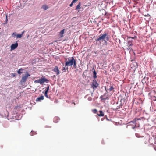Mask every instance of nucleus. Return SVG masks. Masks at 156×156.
<instances>
[{"instance_id": "1", "label": "nucleus", "mask_w": 156, "mask_h": 156, "mask_svg": "<svg viewBox=\"0 0 156 156\" xmlns=\"http://www.w3.org/2000/svg\"><path fill=\"white\" fill-rule=\"evenodd\" d=\"M66 66H73V67L75 69L76 68V61L75 59L73 57H72L67 58H65Z\"/></svg>"}, {"instance_id": "2", "label": "nucleus", "mask_w": 156, "mask_h": 156, "mask_svg": "<svg viewBox=\"0 0 156 156\" xmlns=\"http://www.w3.org/2000/svg\"><path fill=\"white\" fill-rule=\"evenodd\" d=\"M106 39L107 41L109 40V37L108 34L106 32H104L103 34H101L99 36V37L97 39H95V41H99L101 43L102 41H104L105 43H107V42L105 39Z\"/></svg>"}, {"instance_id": "3", "label": "nucleus", "mask_w": 156, "mask_h": 156, "mask_svg": "<svg viewBox=\"0 0 156 156\" xmlns=\"http://www.w3.org/2000/svg\"><path fill=\"white\" fill-rule=\"evenodd\" d=\"M30 76V75L29 73L27 72H26L24 75H22L20 82L21 83H25L28 77Z\"/></svg>"}, {"instance_id": "4", "label": "nucleus", "mask_w": 156, "mask_h": 156, "mask_svg": "<svg viewBox=\"0 0 156 156\" xmlns=\"http://www.w3.org/2000/svg\"><path fill=\"white\" fill-rule=\"evenodd\" d=\"M98 86V82L96 80H93L92 84V87L93 88V89H96L97 88Z\"/></svg>"}, {"instance_id": "5", "label": "nucleus", "mask_w": 156, "mask_h": 156, "mask_svg": "<svg viewBox=\"0 0 156 156\" xmlns=\"http://www.w3.org/2000/svg\"><path fill=\"white\" fill-rule=\"evenodd\" d=\"M52 71L55 72L57 75H58L60 73L58 68L57 66H55L52 69Z\"/></svg>"}, {"instance_id": "6", "label": "nucleus", "mask_w": 156, "mask_h": 156, "mask_svg": "<svg viewBox=\"0 0 156 156\" xmlns=\"http://www.w3.org/2000/svg\"><path fill=\"white\" fill-rule=\"evenodd\" d=\"M44 82L48 83L49 82V80L44 77L41 78L40 79V84H43Z\"/></svg>"}, {"instance_id": "7", "label": "nucleus", "mask_w": 156, "mask_h": 156, "mask_svg": "<svg viewBox=\"0 0 156 156\" xmlns=\"http://www.w3.org/2000/svg\"><path fill=\"white\" fill-rule=\"evenodd\" d=\"M107 93H105L103 95H101L100 97V98L101 100L105 101L106 100H108L109 99V98L108 97H105V95Z\"/></svg>"}, {"instance_id": "8", "label": "nucleus", "mask_w": 156, "mask_h": 156, "mask_svg": "<svg viewBox=\"0 0 156 156\" xmlns=\"http://www.w3.org/2000/svg\"><path fill=\"white\" fill-rule=\"evenodd\" d=\"M18 46V44L16 42L15 44H12L11 45V50H13L16 49Z\"/></svg>"}, {"instance_id": "9", "label": "nucleus", "mask_w": 156, "mask_h": 156, "mask_svg": "<svg viewBox=\"0 0 156 156\" xmlns=\"http://www.w3.org/2000/svg\"><path fill=\"white\" fill-rule=\"evenodd\" d=\"M44 98V97L43 95H41L40 97H38L36 100L37 102L40 101L41 100H43Z\"/></svg>"}, {"instance_id": "10", "label": "nucleus", "mask_w": 156, "mask_h": 156, "mask_svg": "<svg viewBox=\"0 0 156 156\" xmlns=\"http://www.w3.org/2000/svg\"><path fill=\"white\" fill-rule=\"evenodd\" d=\"M49 7L46 5H44L42 6L41 8L43 9L44 10H45L48 9Z\"/></svg>"}, {"instance_id": "11", "label": "nucleus", "mask_w": 156, "mask_h": 156, "mask_svg": "<svg viewBox=\"0 0 156 156\" xmlns=\"http://www.w3.org/2000/svg\"><path fill=\"white\" fill-rule=\"evenodd\" d=\"M94 70V71L93 72V77L94 79H96L97 77V76L96 75L97 73L96 71H95L94 68L93 69Z\"/></svg>"}, {"instance_id": "12", "label": "nucleus", "mask_w": 156, "mask_h": 156, "mask_svg": "<svg viewBox=\"0 0 156 156\" xmlns=\"http://www.w3.org/2000/svg\"><path fill=\"white\" fill-rule=\"evenodd\" d=\"M100 114H98V115L99 116H103L104 114L103 111L101 110L99 111Z\"/></svg>"}, {"instance_id": "13", "label": "nucleus", "mask_w": 156, "mask_h": 156, "mask_svg": "<svg viewBox=\"0 0 156 156\" xmlns=\"http://www.w3.org/2000/svg\"><path fill=\"white\" fill-rule=\"evenodd\" d=\"M59 120L58 118L55 117L54 119V122L55 123H57L59 121Z\"/></svg>"}, {"instance_id": "14", "label": "nucleus", "mask_w": 156, "mask_h": 156, "mask_svg": "<svg viewBox=\"0 0 156 156\" xmlns=\"http://www.w3.org/2000/svg\"><path fill=\"white\" fill-rule=\"evenodd\" d=\"M64 30H65V29H63V30H62L60 32L59 35L61 37H63V34H64Z\"/></svg>"}, {"instance_id": "15", "label": "nucleus", "mask_w": 156, "mask_h": 156, "mask_svg": "<svg viewBox=\"0 0 156 156\" xmlns=\"http://www.w3.org/2000/svg\"><path fill=\"white\" fill-rule=\"evenodd\" d=\"M132 40H129L128 41V44L129 46H131L132 45Z\"/></svg>"}, {"instance_id": "16", "label": "nucleus", "mask_w": 156, "mask_h": 156, "mask_svg": "<svg viewBox=\"0 0 156 156\" xmlns=\"http://www.w3.org/2000/svg\"><path fill=\"white\" fill-rule=\"evenodd\" d=\"M23 70V69L22 68L19 69L17 71L18 73L19 74H22L23 73V72H21V71H22Z\"/></svg>"}, {"instance_id": "17", "label": "nucleus", "mask_w": 156, "mask_h": 156, "mask_svg": "<svg viewBox=\"0 0 156 156\" xmlns=\"http://www.w3.org/2000/svg\"><path fill=\"white\" fill-rule=\"evenodd\" d=\"M49 88V85H48L47 87L46 88L45 90V92L48 93Z\"/></svg>"}, {"instance_id": "18", "label": "nucleus", "mask_w": 156, "mask_h": 156, "mask_svg": "<svg viewBox=\"0 0 156 156\" xmlns=\"http://www.w3.org/2000/svg\"><path fill=\"white\" fill-rule=\"evenodd\" d=\"M114 89V88L112 86H110V88H109V89L108 90L109 91H112Z\"/></svg>"}, {"instance_id": "19", "label": "nucleus", "mask_w": 156, "mask_h": 156, "mask_svg": "<svg viewBox=\"0 0 156 156\" xmlns=\"http://www.w3.org/2000/svg\"><path fill=\"white\" fill-rule=\"evenodd\" d=\"M22 37V34H18L16 35V37L17 38H20Z\"/></svg>"}, {"instance_id": "20", "label": "nucleus", "mask_w": 156, "mask_h": 156, "mask_svg": "<svg viewBox=\"0 0 156 156\" xmlns=\"http://www.w3.org/2000/svg\"><path fill=\"white\" fill-rule=\"evenodd\" d=\"M47 93H47V92H45L44 95L47 98H49V97Z\"/></svg>"}, {"instance_id": "21", "label": "nucleus", "mask_w": 156, "mask_h": 156, "mask_svg": "<svg viewBox=\"0 0 156 156\" xmlns=\"http://www.w3.org/2000/svg\"><path fill=\"white\" fill-rule=\"evenodd\" d=\"M92 111L94 113H96L97 112V110L96 109H92Z\"/></svg>"}, {"instance_id": "22", "label": "nucleus", "mask_w": 156, "mask_h": 156, "mask_svg": "<svg viewBox=\"0 0 156 156\" xmlns=\"http://www.w3.org/2000/svg\"><path fill=\"white\" fill-rule=\"evenodd\" d=\"M87 99L89 101H91L92 100V98L91 97H89Z\"/></svg>"}, {"instance_id": "23", "label": "nucleus", "mask_w": 156, "mask_h": 156, "mask_svg": "<svg viewBox=\"0 0 156 156\" xmlns=\"http://www.w3.org/2000/svg\"><path fill=\"white\" fill-rule=\"evenodd\" d=\"M136 120H133V121H131L129 122V123H134V124H135V123H136Z\"/></svg>"}, {"instance_id": "24", "label": "nucleus", "mask_w": 156, "mask_h": 156, "mask_svg": "<svg viewBox=\"0 0 156 156\" xmlns=\"http://www.w3.org/2000/svg\"><path fill=\"white\" fill-rule=\"evenodd\" d=\"M34 82L37 83H40V79L39 80H36L34 81Z\"/></svg>"}, {"instance_id": "25", "label": "nucleus", "mask_w": 156, "mask_h": 156, "mask_svg": "<svg viewBox=\"0 0 156 156\" xmlns=\"http://www.w3.org/2000/svg\"><path fill=\"white\" fill-rule=\"evenodd\" d=\"M78 0H73L72 1L73 3H75Z\"/></svg>"}, {"instance_id": "26", "label": "nucleus", "mask_w": 156, "mask_h": 156, "mask_svg": "<svg viewBox=\"0 0 156 156\" xmlns=\"http://www.w3.org/2000/svg\"><path fill=\"white\" fill-rule=\"evenodd\" d=\"M12 76L13 77H15V73H13L12 74Z\"/></svg>"}, {"instance_id": "27", "label": "nucleus", "mask_w": 156, "mask_h": 156, "mask_svg": "<svg viewBox=\"0 0 156 156\" xmlns=\"http://www.w3.org/2000/svg\"><path fill=\"white\" fill-rule=\"evenodd\" d=\"M73 2H72V3L71 4H70V5H69L70 6L72 7V6L73 4Z\"/></svg>"}, {"instance_id": "28", "label": "nucleus", "mask_w": 156, "mask_h": 156, "mask_svg": "<svg viewBox=\"0 0 156 156\" xmlns=\"http://www.w3.org/2000/svg\"><path fill=\"white\" fill-rule=\"evenodd\" d=\"M80 3H79V5H78V6H79V7L80 6Z\"/></svg>"}, {"instance_id": "29", "label": "nucleus", "mask_w": 156, "mask_h": 156, "mask_svg": "<svg viewBox=\"0 0 156 156\" xmlns=\"http://www.w3.org/2000/svg\"><path fill=\"white\" fill-rule=\"evenodd\" d=\"M76 9H78V5H77L76 6Z\"/></svg>"}, {"instance_id": "30", "label": "nucleus", "mask_w": 156, "mask_h": 156, "mask_svg": "<svg viewBox=\"0 0 156 156\" xmlns=\"http://www.w3.org/2000/svg\"><path fill=\"white\" fill-rule=\"evenodd\" d=\"M24 32H25V31H23L22 32V34H22V35L24 33Z\"/></svg>"}, {"instance_id": "31", "label": "nucleus", "mask_w": 156, "mask_h": 156, "mask_svg": "<svg viewBox=\"0 0 156 156\" xmlns=\"http://www.w3.org/2000/svg\"><path fill=\"white\" fill-rule=\"evenodd\" d=\"M88 97V95H86L85 97V98H87V97Z\"/></svg>"}, {"instance_id": "32", "label": "nucleus", "mask_w": 156, "mask_h": 156, "mask_svg": "<svg viewBox=\"0 0 156 156\" xmlns=\"http://www.w3.org/2000/svg\"><path fill=\"white\" fill-rule=\"evenodd\" d=\"M105 90L107 92V89H106V87H105Z\"/></svg>"}, {"instance_id": "33", "label": "nucleus", "mask_w": 156, "mask_h": 156, "mask_svg": "<svg viewBox=\"0 0 156 156\" xmlns=\"http://www.w3.org/2000/svg\"><path fill=\"white\" fill-rule=\"evenodd\" d=\"M12 35H15V33H13L12 34Z\"/></svg>"}, {"instance_id": "34", "label": "nucleus", "mask_w": 156, "mask_h": 156, "mask_svg": "<svg viewBox=\"0 0 156 156\" xmlns=\"http://www.w3.org/2000/svg\"><path fill=\"white\" fill-rule=\"evenodd\" d=\"M66 69L65 67H64L63 69V70H65Z\"/></svg>"}, {"instance_id": "35", "label": "nucleus", "mask_w": 156, "mask_h": 156, "mask_svg": "<svg viewBox=\"0 0 156 156\" xmlns=\"http://www.w3.org/2000/svg\"><path fill=\"white\" fill-rule=\"evenodd\" d=\"M135 126L133 127H132V128H133V129H134L135 128Z\"/></svg>"}, {"instance_id": "36", "label": "nucleus", "mask_w": 156, "mask_h": 156, "mask_svg": "<svg viewBox=\"0 0 156 156\" xmlns=\"http://www.w3.org/2000/svg\"><path fill=\"white\" fill-rule=\"evenodd\" d=\"M154 98H155V99L154 100V101H156V97H154Z\"/></svg>"}, {"instance_id": "37", "label": "nucleus", "mask_w": 156, "mask_h": 156, "mask_svg": "<svg viewBox=\"0 0 156 156\" xmlns=\"http://www.w3.org/2000/svg\"><path fill=\"white\" fill-rule=\"evenodd\" d=\"M17 108V107H15V109H16Z\"/></svg>"}, {"instance_id": "38", "label": "nucleus", "mask_w": 156, "mask_h": 156, "mask_svg": "<svg viewBox=\"0 0 156 156\" xmlns=\"http://www.w3.org/2000/svg\"><path fill=\"white\" fill-rule=\"evenodd\" d=\"M128 125H127V126H126L127 128H128Z\"/></svg>"}, {"instance_id": "39", "label": "nucleus", "mask_w": 156, "mask_h": 156, "mask_svg": "<svg viewBox=\"0 0 156 156\" xmlns=\"http://www.w3.org/2000/svg\"><path fill=\"white\" fill-rule=\"evenodd\" d=\"M92 94H93V93H91V95H92Z\"/></svg>"}, {"instance_id": "40", "label": "nucleus", "mask_w": 156, "mask_h": 156, "mask_svg": "<svg viewBox=\"0 0 156 156\" xmlns=\"http://www.w3.org/2000/svg\"><path fill=\"white\" fill-rule=\"evenodd\" d=\"M103 141H102V143H103Z\"/></svg>"}, {"instance_id": "41", "label": "nucleus", "mask_w": 156, "mask_h": 156, "mask_svg": "<svg viewBox=\"0 0 156 156\" xmlns=\"http://www.w3.org/2000/svg\"><path fill=\"white\" fill-rule=\"evenodd\" d=\"M155 150L156 151V149H155Z\"/></svg>"}]
</instances>
